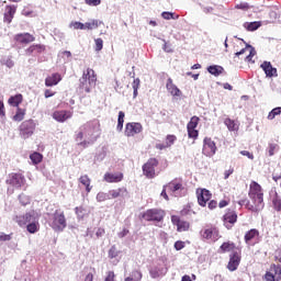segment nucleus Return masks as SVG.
<instances>
[{
    "label": "nucleus",
    "instance_id": "f257e3e1",
    "mask_svg": "<svg viewBox=\"0 0 281 281\" xmlns=\"http://www.w3.org/2000/svg\"><path fill=\"white\" fill-rule=\"evenodd\" d=\"M265 194L262 193V187L258 182L252 181L250 183L249 198L254 204H249L248 200H240L239 205H246L251 212H260L265 207Z\"/></svg>",
    "mask_w": 281,
    "mask_h": 281
},
{
    "label": "nucleus",
    "instance_id": "f03ea898",
    "mask_svg": "<svg viewBox=\"0 0 281 281\" xmlns=\"http://www.w3.org/2000/svg\"><path fill=\"white\" fill-rule=\"evenodd\" d=\"M90 128H92V125H86L77 134L76 142L78 143V146L88 148V146H91V144L98 139V137L93 136V132L89 131Z\"/></svg>",
    "mask_w": 281,
    "mask_h": 281
},
{
    "label": "nucleus",
    "instance_id": "7ed1b4c3",
    "mask_svg": "<svg viewBox=\"0 0 281 281\" xmlns=\"http://www.w3.org/2000/svg\"><path fill=\"white\" fill-rule=\"evenodd\" d=\"M49 225L54 232H65L67 228V217L63 210H56L49 217Z\"/></svg>",
    "mask_w": 281,
    "mask_h": 281
},
{
    "label": "nucleus",
    "instance_id": "20e7f679",
    "mask_svg": "<svg viewBox=\"0 0 281 281\" xmlns=\"http://www.w3.org/2000/svg\"><path fill=\"white\" fill-rule=\"evenodd\" d=\"M97 80L95 71H93L91 68H88L79 79L80 88L83 89L86 93H91V90L93 87H95Z\"/></svg>",
    "mask_w": 281,
    "mask_h": 281
},
{
    "label": "nucleus",
    "instance_id": "39448f33",
    "mask_svg": "<svg viewBox=\"0 0 281 281\" xmlns=\"http://www.w3.org/2000/svg\"><path fill=\"white\" fill-rule=\"evenodd\" d=\"M19 131L20 137H22V139H29V137L34 135V131H36V123L34 120H26L21 123Z\"/></svg>",
    "mask_w": 281,
    "mask_h": 281
},
{
    "label": "nucleus",
    "instance_id": "423d86ee",
    "mask_svg": "<svg viewBox=\"0 0 281 281\" xmlns=\"http://www.w3.org/2000/svg\"><path fill=\"white\" fill-rule=\"evenodd\" d=\"M164 216H166V212L159 209H150V210H147L145 213H143L144 221H148V222L159 223L164 221Z\"/></svg>",
    "mask_w": 281,
    "mask_h": 281
},
{
    "label": "nucleus",
    "instance_id": "0eeeda50",
    "mask_svg": "<svg viewBox=\"0 0 281 281\" xmlns=\"http://www.w3.org/2000/svg\"><path fill=\"white\" fill-rule=\"evenodd\" d=\"M159 162L155 158H150L144 166H143V172L147 179H155V168Z\"/></svg>",
    "mask_w": 281,
    "mask_h": 281
},
{
    "label": "nucleus",
    "instance_id": "6e6552de",
    "mask_svg": "<svg viewBox=\"0 0 281 281\" xmlns=\"http://www.w3.org/2000/svg\"><path fill=\"white\" fill-rule=\"evenodd\" d=\"M202 153L206 157H214L216 155V143L212 138H204Z\"/></svg>",
    "mask_w": 281,
    "mask_h": 281
},
{
    "label": "nucleus",
    "instance_id": "1a4fd4ad",
    "mask_svg": "<svg viewBox=\"0 0 281 281\" xmlns=\"http://www.w3.org/2000/svg\"><path fill=\"white\" fill-rule=\"evenodd\" d=\"M201 236L205 240H211L212 243H216V240H218V238H221L218 228H216V227L205 228L204 231L201 232Z\"/></svg>",
    "mask_w": 281,
    "mask_h": 281
},
{
    "label": "nucleus",
    "instance_id": "9d476101",
    "mask_svg": "<svg viewBox=\"0 0 281 281\" xmlns=\"http://www.w3.org/2000/svg\"><path fill=\"white\" fill-rule=\"evenodd\" d=\"M198 126H199V117L192 116L190 122L187 125L188 136L191 139H196L199 137V131H196Z\"/></svg>",
    "mask_w": 281,
    "mask_h": 281
},
{
    "label": "nucleus",
    "instance_id": "9b49d317",
    "mask_svg": "<svg viewBox=\"0 0 281 281\" xmlns=\"http://www.w3.org/2000/svg\"><path fill=\"white\" fill-rule=\"evenodd\" d=\"M142 131H143L142 123H127L125 126L126 137H135V135H139Z\"/></svg>",
    "mask_w": 281,
    "mask_h": 281
},
{
    "label": "nucleus",
    "instance_id": "f8f14e48",
    "mask_svg": "<svg viewBox=\"0 0 281 281\" xmlns=\"http://www.w3.org/2000/svg\"><path fill=\"white\" fill-rule=\"evenodd\" d=\"M7 183L13 188H21L22 186H25V177L21 173H12L9 176Z\"/></svg>",
    "mask_w": 281,
    "mask_h": 281
},
{
    "label": "nucleus",
    "instance_id": "ddd939ff",
    "mask_svg": "<svg viewBox=\"0 0 281 281\" xmlns=\"http://www.w3.org/2000/svg\"><path fill=\"white\" fill-rule=\"evenodd\" d=\"M196 194H198V203L202 207H205V205L207 204V201L212 199V193H210V191L206 189H199L196 191Z\"/></svg>",
    "mask_w": 281,
    "mask_h": 281
},
{
    "label": "nucleus",
    "instance_id": "4468645a",
    "mask_svg": "<svg viewBox=\"0 0 281 281\" xmlns=\"http://www.w3.org/2000/svg\"><path fill=\"white\" fill-rule=\"evenodd\" d=\"M224 225L227 227V229H232V226L236 221H238V215L236 214L235 211L228 210L225 215H224Z\"/></svg>",
    "mask_w": 281,
    "mask_h": 281
},
{
    "label": "nucleus",
    "instance_id": "2eb2a0df",
    "mask_svg": "<svg viewBox=\"0 0 281 281\" xmlns=\"http://www.w3.org/2000/svg\"><path fill=\"white\" fill-rule=\"evenodd\" d=\"M14 41H16V43H21L22 45H27L30 43H34L36 37L30 33H20L14 36Z\"/></svg>",
    "mask_w": 281,
    "mask_h": 281
},
{
    "label": "nucleus",
    "instance_id": "dca6fc26",
    "mask_svg": "<svg viewBox=\"0 0 281 281\" xmlns=\"http://www.w3.org/2000/svg\"><path fill=\"white\" fill-rule=\"evenodd\" d=\"M171 223L177 226L178 232H188L190 229V223L181 221L177 215L171 216Z\"/></svg>",
    "mask_w": 281,
    "mask_h": 281
},
{
    "label": "nucleus",
    "instance_id": "f3484780",
    "mask_svg": "<svg viewBox=\"0 0 281 281\" xmlns=\"http://www.w3.org/2000/svg\"><path fill=\"white\" fill-rule=\"evenodd\" d=\"M104 181H106V183H120V181H122V179H124V173L122 172H106L103 177Z\"/></svg>",
    "mask_w": 281,
    "mask_h": 281
},
{
    "label": "nucleus",
    "instance_id": "a211bd4d",
    "mask_svg": "<svg viewBox=\"0 0 281 281\" xmlns=\"http://www.w3.org/2000/svg\"><path fill=\"white\" fill-rule=\"evenodd\" d=\"M166 87L167 91H169L170 95H172L173 98H181V95H183L181 90L177 86H175L170 78L167 80Z\"/></svg>",
    "mask_w": 281,
    "mask_h": 281
},
{
    "label": "nucleus",
    "instance_id": "6ab92c4d",
    "mask_svg": "<svg viewBox=\"0 0 281 281\" xmlns=\"http://www.w3.org/2000/svg\"><path fill=\"white\" fill-rule=\"evenodd\" d=\"M261 69H263L267 78H273V76H278V69L273 68L269 61H263L261 64Z\"/></svg>",
    "mask_w": 281,
    "mask_h": 281
},
{
    "label": "nucleus",
    "instance_id": "aec40b11",
    "mask_svg": "<svg viewBox=\"0 0 281 281\" xmlns=\"http://www.w3.org/2000/svg\"><path fill=\"white\" fill-rule=\"evenodd\" d=\"M63 76L58 72H55L45 79V85L46 87H56V85H58V82H60Z\"/></svg>",
    "mask_w": 281,
    "mask_h": 281
},
{
    "label": "nucleus",
    "instance_id": "412c9836",
    "mask_svg": "<svg viewBox=\"0 0 281 281\" xmlns=\"http://www.w3.org/2000/svg\"><path fill=\"white\" fill-rule=\"evenodd\" d=\"M238 265H240V255H238V252H234L233 255H231L227 269L229 271H236V269H238Z\"/></svg>",
    "mask_w": 281,
    "mask_h": 281
},
{
    "label": "nucleus",
    "instance_id": "4be33fe9",
    "mask_svg": "<svg viewBox=\"0 0 281 281\" xmlns=\"http://www.w3.org/2000/svg\"><path fill=\"white\" fill-rule=\"evenodd\" d=\"M71 117V112L69 111H56L53 113V119L56 120V122H67Z\"/></svg>",
    "mask_w": 281,
    "mask_h": 281
},
{
    "label": "nucleus",
    "instance_id": "5701e85b",
    "mask_svg": "<svg viewBox=\"0 0 281 281\" xmlns=\"http://www.w3.org/2000/svg\"><path fill=\"white\" fill-rule=\"evenodd\" d=\"M14 14H16V7L8 5L4 12V22L12 23V19H14Z\"/></svg>",
    "mask_w": 281,
    "mask_h": 281
},
{
    "label": "nucleus",
    "instance_id": "b1692460",
    "mask_svg": "<svg viewBox=\"0 0 281 281\" xmlns=\"http://www.w3.org/2000/svg\"><path fill=\"white\" fill-rule=\"evenodd\" d=\"M167 190L171 192L172 194H177L179 190H183V184L178 181H171L168 184H165Z\"/></svg>",
    "mask_w": 281,
    "mask_h": 281
},
{
    "label": "nucleus",
    "instance_id": "393cba45",
    "mask_svg": "<svg viewBox=\"0 0 281 281\" xmlns=\"http://www.w3.org/2000/svg\"><path fill=\"white\" fill-rule=\"evenodd\" d=\"M258 236H260V233L258 232V229L252 228V229L248 231L245 234V243H246V245H251V240H255V238H258Z\"/></svg>",
    "mask_w": 281,
    "mask_h": 281
},
{
    "label": "nucleus",
    "instance_id": "a878e982",
    "mask_svg": "<svg viewBox=\"0 0 281 281\" xmlns=\"http://www.w3.org/2000/svg\"><path fill=\"white\" fill-rule=\"evenodd\" d=\"M26 216V225H30L31 223H36V221H40L41 215L36 211H29L25 213Z\"/></svg>",
    "mask_w": 281,
    "mask_h": 281
},
{
    "label": "nucleus",
    "instance_id": "bb28decb",
    "mask_svg": "<svg viewBox=\"0 0 281 281\" xmlns=\"http://www.w3.org/2000/svg\"><path fill=\"white\" fill-rule=\"evenodd\" d=\"M262 26V22H245L244 27L248 32H256L259 27Z\"/></svg>",
    "mask_w": 281,
    "mask_h": 281
},
{
    "label": "nucleus",
    "instance_id": "cd10ccee",
    "mask_svg": "<svg viewBox=\"0 0 281 281\" xmlns=\"http://www.w3.org/2000/svg\"><path fill=\"white\" fill-rule=\"evenodd\" d=\"M10 106H16L19 108V104L23 102V94H15L13 97H10L8 100Z\"/></svg>",
    "mask_w": 281,
    "mask_h": 281
},
{
    "label": "nucleus",
    "instance_id": "c85d7f7f",
    "mask_svg": "<svg viewBox=\"0 0 281 281\" xmlns=\"http://www.w3.org/2000/svg\"><path fill=\"white\" fill-rule=\"evenodd\" d=\"M85 30H98L100 25H102V21L100 20H90L89 22H86Z\"/></svg>",
    "mask_w": 281,
    "mask_h": 281
},
{
    "label": "nucleus",
    "instance_id": "c756f323",
    "mask_svg": "<svg viewBox=\"0 0 281 281\" xmlns=\"http://www.w3.org/2000/svg\"><path fill=\"white\" fill-rule=\"evenodd\" d=\"M79 182H81L82 186L86 187V192H91V179H89V176L85 175L79 178Z\"/></svg>",
    "mask_w": 281,
    "mask_h": 281
},
{
    "label": "nucleus",
    "instance_id": "7c9ffc66",
    "mask_svg": "<svg viewBox=\"0 0 281 281\" xmlns=\"http://www.w3.org/2000/svg\"><path fill=\"white\" fill-rule=\"evenodd\" d=\"M14 223H16L20 227L27 226V217L25 214L23 215H15L13 217Z\"/></svg>",
    "mask_w": 281,
    "mask_h": 281
},
{
    "label": "nucleus",
    "instance_id": "2f4dec72",
    "mask_svg": "<svg viewBox=\"0 0 281 281\" xmlns=\"http://www.w3.org/2000/svg\"><path fill=\"white\" fill-rule=\"evenodd\" d=\"M224 124L227 126L228 131H238L239 128L238 122L232 119H225Z\"/></svg>",
    "mask_w": 281,
    "mask_h": 281
},
{
    "label": "nucleus",
    "instance_id": "473e14b6",
    "mask_svg": "<svg viewBox=\"0 0 281 281\" xmlns=\"http://www.w3.org/2000/svg\"><path fill=\"white\" fill-rule=\"evenodd\" d=\"M23 120H25V109L18 108L13 116V122H23Z\"/></svg>",
    "mask_w": 281,
    "mask_h": 281
},
{
    "label": "nucleus",
    "instance_id": "72a5a7b5",
    "mask_svg": "<svg viewBox=\"0 0 281 281\" xmlns=\"http://www.w3.org/2000/svg\"><path fill=\"white\" fill-rule=\"evenodd\" d=\"M142 272L138 270L132 271L130 277H126L124 281H142Z\"/></svg>",
    "mask_w": 281,
    "mask_h": 281
},
{
    "label": "nucleus",
    "instance_id": "f704fd0d",
    "mask_svg": "<svg viewBox=\"0 0 281 281\" xmlns=\"http://www.w3.org/2000/svg\"><path fill=\"white\" fill-rule=\"evenodd\" d=\"M26 229L29 234H36V232L41 229V224H38V221L32 222L31 224L26 225Z\"/></svg>",
    "mask_w": 281,
    "mask_h": 281
},
{
    "label": "nucleus",
    "instance_id": "c9c22d12",
    "mask_svg": "<svg viewBox=\"0 0 281 281\" xmlns=\"http://www.w3.org/2000/svg\"><path fill=\"white\" fill-rule=\"evenodd\" d=\"M44 50H45V46H43L41 44H35V45L30 46L26 49V54H34V52H36L37 54H41V52H44Z\"/></svg>",
    "mask_w": 281,
    "mask_h": 281
},
{
    "label": "nucleus",
    "instance_id": "e433bc0d",
    "mask_svg": "<svg viewBox=\"0 0 281 281\" xmlns=\"http://www.w3.org/2000/svg\"><path fill=\"white\" fill-rule=\"evenodd\" d=\"M30 159L34 164V166H36L41 164V161H43V155H41L40 153H33L30 155Z\"/></svg>",
    "mask_w": 281,
    "mask_h": 281
},
{
    "label": "nucleus",
    "instance_id": "4c0bfd02",
    "mask_svg": "<svg viewBox=\"0 0 281 281\" xmlns=\"http://www.w3.org/2000/svg\"><path fill=\"white\" fill-rule=\"evenodd\" d=\"M209 74H212V76H221L223 71V67L221 66H210L207 68Z\"/></svg>",
    "mask_w": 281,
    "mask_h": 281
},
{
    "label": "nucleus",
    "instance_id": "58836bf2",
    "mask_svg": "<svg viewBox=\"0 0 281 281\" xmlns=\"http://www.w3.org/2000/svg\"><path fill=\"white\" fill-rule=\"evenodd\" d=\"M124 117L125 114L123 111L119 112V119H117V126H116V131L121 132L122 128H124Z\"/></svg>",
    "mask_w": 281,
    "mask_h": 281
},
{
    "label": "nucleus",
    "instance_id": "ea45409f",
    "mask_svg": "<svg viewBox=\"0 0 281 281\" xmlns=\"http://www.w3.org/2000/svg\"><path fill=\"white\" fill-rule=\"evenodd\" d=\"M272 205L277 212H281V198L278 194L272 199Z\"/></svg>",
    "mask_w": 281,
    "mask_h": 281
},
{
    "label": "nucleus",
    "instance_id": "a19ab883",
    "mask_svg": "<svg viewBox=\"0 0 281 281\" xmlns=\"http://www.w3.org/2000/svg\"><path fill=\"white\" fill-rule=\"evenodd\" d=\"M122 192H126L125 189H117L109 191L110 199H117V196L122 195Z\"/></svg>",
    "mask_w": 281,
    "mask_h": 281
},
{
    "label": "nucleus",
    "instance_id": "79ce46f5",
    "mask_svg": "<svg viewBox=\"0 0 281 281\" xmlns=\"http://www.w3.org/2000/svg\"><path fill=\"white\" fill-rule=\"evenodd\" d=\"M281 114V106L272 109L268 114V120H276L277 115Z\"/></svg>",
    "mask_w": 281,
    "mask_h": 281
},
{
    "label": "nucleus",
    "instance_id": "37998d69",
    "mask_svg": "<svg viewBox=\"0 0 281 281\" xmlns=\"http://www.w3.org/2000/svg\"><path fill=\"white\" fill-rule=\"evenodd\" d=\"M109 199H111V195L109 193L99 192L97 194V201L99 203H102L103 201H109Z\"/></svg>",
    "mask_w": 281,
    "mask_h": 281
},
{
    "label": "nucleus",
    "instance_id": "c03bdc74",
    "mask_svg": "<svg viewBox=\"0 0 281 281\" xmlns=\"http://www.w3.org/2000/svg\"><path fill=\"white\" fill-rule=\"evenodd\" d=\"M271 271L274 273L277 281L281 280V266H272Z\"/></svg>",
    "mask_w": 281,
    "mask_h": 281
},
{
    "label": "nucleus",
    "instance_id": "a18cd8bd",
    "mask_svg": "<svg viewBox=\"0 0 281 281\" xmlns=\"http://www.w3.org/2000/svg\"><path fill=\"white\" fill-rule=\"evenodd\" d=\"M75 211L79 221H82L87 216V210L82 207H76Z\"/></svg>",
    "mask_w": 281,
    "mask_h": 281
},
{
    "label": "nucleus",
    "instance_id": "49530a36",
    "mask_svg": "<svg viewBox=\"0 0 281 281\" xmlns=\"http://www.w3.org/2000/svg\"><path fill=\"white\" fill-rule=\"evenodd\" d=\"M235 247L234 243H224L222 244L221 249L222 251H232Z\"/></svg>",
    "mask_w": 281,
    "mask_h": 281
},
{
    "label": "nucleus",
    "instance_id": "de8ad7c7",
    "mask_svg": "<svg viewBox=\"0 0 281 281\" xmlns=\"http://www.w3.org/2000/svg\"><path fill=\"white\" fill-rule=\"evenodd\" d=\"M161 16H162V19H165L166 21H170V19H179V15H176V16H175V13L168 12V11H164V12L161 13Z\"/></svg>",
    "mask_w": 281,
    "mask_h": 281
},
{
    "label": "nucleus",
    "instance_id": "09e8293b",
    "mask_svg": "<svg viewBox=\"0 0 281 281\" xmlns=\"http://www.w3.org/2000/svg\"><path fill=\"white\" fill-rule=\"evenodd\" d=\"M149 274L151 278L157 279L161 276V270L159 268H153L149 270Z\"/></svg>",
    "mask_w": 281,
    "mask_h": 281
},
{
    "label": "nucleus",
    "instance_id": "8fccbe9b",
    "mask_svg": "<svg viewBox=\"0 0 281 281\" xmlns=\"http://www.w3.org/2000/svg\"><path fill=\"white\" fill-rule=\"evenodd\" d=\"M95 43V52H102V48L104 47V41L102 38L94 40Z\"/></svg>",
    "mask_w": 281,
    "mask_h": 281
},
{
    "label": "nucleus",
    "instance_id": "3c124183",
    "mask_svg": "<svg viewBox=\"0 0 281 281\" xmlns=\"http://www.w3.org/2000/svg\"><path fill=\"white\" fill-rule=\"evenodd\" d=\"M69 27H72L74 30H85V23L70 22Z\"/></svg>",
    "mask_w": 281,
    "mask_h": 281
},
{
    "label": "nucleus",
    "instance_id": "603ef678",
    "mask_svg": "<svg viewBox=\"0 0 281 281\" xmlns=\"http://www.w3.org/2000/svg\"><path fill=\"white\" fill-rule=\"evenodd\" d=\"M263 280H266V281H276L277 280L276 274L273 273V271H271V268H270L269 272H266Z\"/></svg>",
    "mask_w": 281,
    "mask_h": 281
},
{
    "label": "nucleus",
    "instance_id": "864d4df0",
    "mask_svg": "<svg viewBox=\"0 0 281 281\" xmlns=\"http://www.w3.org/2000/svg\"><path fill=\"white\" fill-rule=\"evenodd\" d=\"M277 148H278V145L269 144V147H268L269 157H273L276 155Z\"/></svg>",
    "mask_w": 281,
    "mask_h": 281
},
{
    "label": "nucleus",
    "instance_id": "5fc2aeb1",
    "mask_svg": "<svg viewBox=\"0 0 281 281\" xmlns=\"http://www.w3.org/2000/svg\"><path fill=\"white\" fill-rule=\"evenodd\" d=\"M19 199L22 205H27V203H30V198L25 194H20Z\"/></svg>",
    "mask_w": 281,
    "mask_h": 281
},
{
    "label": "nucleus",
    "instance_id": "6e6d98bb",
    "mask_svg": "<svg viewBox=\"0 0 281 281\" xmlns=\"http://www.w3.org/2000/svg\"><path fill=\"white\" fill-rule=\"evenodd\" d=\"M117 249L115 248V246H112L109 250V258H117Z\"/></svg>",
    "mask_w": 281,
    "mask_h": 281
},
{
    "label": "nucleus",
    "instance_id": "4d7b16f0",
    "mask_svg": "<svg viewBox=\"0 0 281 281\" xmlns=\"http://www.w3.org/2000/svg\"><path fill=\"white\" fill-rule=\"evenodd\" d=\"M87 5L98 7L102 3V0H85Z\"/></svg>",
    "mask_w": 281,
    "mask_h": 281
},
{
    "label": "nucleus",
    "instance_id": "13d9d810",
    "mask_svg": "<svg viewBox=\"0 0 281 281\" xmlns=\"http://www.w3.org/2000/svg\"><path fill=\"white\" fill-rule=\"evenodd\" d=\"M183 247H186V243L181 241V240H178L175 243V249L177 251H181V249H183Z\"/></svg>",
    "mask_w": 281,
    "mask_h": 281
},
{
    "label": "nucleus",
    "instance_id": "bf43d9fd",
    "mask_svg": "<svg viewBox=\"0 0 281 281\" xmlns=\"http://www.w3.org/2000/svg\"><path fill=\"white\" fill-rule=\"evenodd\" d=\"M167 190H168V188H167L166 184H165V186L162 187V191H161V193H160V196H162L165 201H170V198L168 196Z\"/></svg>",
    "mask_w": 281,
    "mask_h": 281
},
{
    "label": "nucleus",
    "instance_id": "052dcab7",
    "mask_svg": "<svg viewBox=\"0 0 281 281\" xmlns=\"http://www.w3.org/2000/svg\"><path fill=\"white\" fill-rule=\"evenodd\" d=\"M237 10H249V3L247 2H241L236 5Z\"/></svg>",
    "mask_w": 281,
    "mask_h": 281
},
{
    "label": "nucleus",
    "instance_id": "680f3d73",
    "mask_svg": "<svg viewBox=\"0 0 281 281\" xmlns=\"http://www.w3.org/2000/svg\"><path fill=\"white\" fill-rule=\"evenodd\" d=\"M11 239H12V237L10 235H5L4 233H0V240L2 243H5V241L11 240Z\"/></svg>",
    "mask_w": 281,
    "mask_h": 281
},
{
    "label": "nucleus",
    "instance_id": "e2e57ef3",
    "mask_svg": "<svg viewBox=\"0 0 281 281\" xmlns=\"http://www.w3.org/2000/svg\"><path fill=\"white\" fill-rule=\"evenodd\" d=\"M114 280H115V273L113 271H109L104 281H114Z\"/></svg>",
    "mask_w": 281,
    "mask_h": 281
},
{
    "label": "nucleus",
    "instance_id": "0e129e2a",
    "mask_svg": "<svg viewBox=\"0 0 281 281\" xmlns=\"http://www.w3.org/2000/svg\"><path fill=\"white\" fill-rule=\"evenodd\" d=\"M240 155H243L244 157H247L248 159L254 160V154L247 151V150H241Z\"/></svg>",
    "mask_w": 281,
    "mask_h": 281
},
{
    "label": "nucleus",
    "instance_id": "69168bd1",
    "mask_svg": "<svg viewBox=\"0 0 281 281\" xmlns=\"http://www.w3.org/2000/svg\"><path fill=\"white\" fill-rule=\"evenodd\" d=\"M175 139H177L175 136L169 135L167 136V145L166 146H171L175 144Z\"/></svg>",
    "mask_w": 281,
    "mask_h": 281
},
{
    "label": "nucleus",
    "instance_id": "338daca9",
    "mask_svg": "<svg viewBox=\"0 0 281 281\" xmlns=\"http://www.w3.org/2000/svg\"><path fill=\"white\" fill-rule=\"evenodd\" d=\"M104 234H105L104 228H98L95 232L97 238H102V236H104Z\"/></svg>",
    "mask_w": 281,
    "mask_h": 281
},
{
    "label": "nucleus",
    "instance_id": "774afa93",
    "mask_svg": "<svg viewBox=\"0 0 281 281\" xmlns=\"http://www.w3.org/2000/svg\"><path fill=\"white\" fill-rule=\"evenodd\" d=\"M139 78L134 79L133 83H132V88L133 89H139Z\"/></svg>",
    "mask_w": 281,
    "mask_h": 281
}]
</instances>
